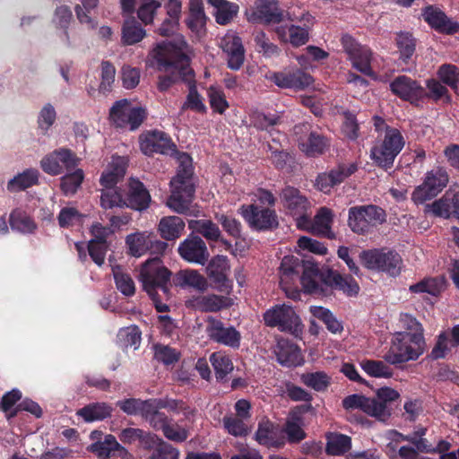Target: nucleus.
<instances>
[{
    "label": "nucleus",
    "instance_id": "f257e3e1",
    "mask_svg": "<svg viewBox=\"0 0 459 459\" xmlns=\"http://www.w3.org/2000/svg\"><path fill=\"white\" fill-rule=\"evenodd\" d=\"M152 56L157 63V69L164 72V75L158 77V89L160 91H168L179 81L187 82L195 76L189 65V58L181 48L170 41H162L156 45Z\"/></svg>",
    "mask_w": 459,
    "mask_h": 459
},
{
    "label": "nucleus",
    "instance_id": "f03ea898",
    "mask_svg": "<svg viewBox=\"0 0 459 459\" xmlns=\"http://www.w3.org/2000/svg\"><path fill=\"white\" fill-rule=\"evenodd\" d=\"M171 194L167 205L174 212L185 214L190 210L195 196L192 159L186 153L179 156V166L176 176L170 181Z\"/></svg>",
    "mask_w": 459,
    "mask_h": 459
},
{
    "label": "nucleus",
    "instance_id": "7ed1b4c3",
    "mask_svg": "<svg viewBox=\"0 0 459 459\" xmlns=\"http://www.w3.org/2000/svg\"><path fill=\"white\" fill-rule=\"evenodd\" d=\"M426 347L424 336L394 333L391 340L390 348L384 354L383 359L386 363L398 366L417 360L425 352Z\"/></svg>",
    "mask_w": 459,
    "mask_h": 459
},
{
    "label": "nucleus",
    "instance_id": "20e7f679",
    "mask_svg": "<svg viewBox=\"0 0 459 459\" xmlns=\"http://www.w3.org/2000/svg\"><path fill=\"white\" fill-rule=\"evenodd\" d=\"M171 271L163 264L159 256H155L142 264L138 280L149 297H153L159 291L168 297L171 288Z\"/></svg>",
    "mask_w": 459,
    "mask_h": 459
},
{
    "label": "nucleus",
    "instance_id": "39448f33",
    "mask_svg": "<svg viewBox=\"0 0 459 459\" xmlns=\"http://www.w3.org/2000/svg\"><path fill=\"white\" fill-rule=\"evenodd\" d=\"M360 264L367 269L385 273L397 277L403 269L402 256L394 250L386 247L362 250L359 253Z\"/></svg>",
    "mask_w": 459,
    "mask_h": 459
},
{
    "label": "nucleus",
    "instance_id": "423d86ee",
    "mask_svg": "<svg viewBox=\"0 0 459 459\" xmlns=\"http://www.w3.org/2000/svg\"><path fill=\"white\" fill-rule=\"evenodd\" d=\"M404 143V138L397 128L386 127L383 141L372 147L370 157L377 167L387 170L394 166V161Z\"/></svg>",
    "mask_w": 459,
    "mask_h": 459
},
{
    "label": "nucleus",
    "instance_id": "0eeeda50",
    "mask_svg": "<svg viewBox=\"0 0 459 459\" xmlns=\"http://www.w3.org/2000/svg\"><path fill=\"white\" fill-rule=\"evenodd\" d=\"M386 214L379 206L368 204L352 206L348 212V226L358 235H368L377 225L385 221Z\"/></svg>",
    "mask_w": 459,
    "mask_h": 459
},
{
    "label": "nucleus",
    "instance_id": "6e6552de",
    "mask_svg": "<svg viewBox=\"0 0 459 459\" xmlns=\"http://www.w3.org/2000/svg\"><path fill=\"white\" fill-rule=\"evenodd\" d=\"M265 325L277 327L279 331L295 336L302 332V324L294 309L288 305H276L264 313Z\"/></svg>",
    "mask_w": 459,
    "mask_h": 459
},
{
    "label": "nucleus",
    "instance_id": "1a4fd4ad",
    "mask_svg": "<svg viewBox=\"0 0 459 459\" xmlns=\"http://www.w3.org/2000/svg\"><path fill=\"white\" fill-rule=\"evenodd\" d=\"M148 117L145 108L133 107L126 100L116 101L109 110V118L117 127L138 129Z\"/></svg>",
    "mask_w": 459,
    "mask_h": 459
},
{
    "label": "nucleus",
    "instance_id": "9d476101",
    "mask_svg": "<svg viewBox=\"0 0 459 459\" xmlns=\"http://www.w3.org/2000/svg\"><path fill=\"white\" fill-rule=\"evenodd\" d=\"M240 214L249 227L257 231L273 230L279 227L278 215L274 209L259 204H243Z\"/></svg>",
    "mask_w": 459,
    "mask_h": 459
},
{
    "label": "nucleus",
    "instance_id": "9b49d317",
    "mask_svg": "<svg viewBox=\"0 0 459 459\" xmlns=\"http://www.w3.org/2000/svg\"><path fill=\"white\" fill-rule=\"evenodd\" d=\"M448 174L443 168H437L427 172L423 183L418 186L411 195V200L416 204L436 197L447 185Z\"/></svg>",
    "mask_w": 459,
    "mask_h": 459
},
{
    "label": "nucleus",
    "instance_id": "f8f14e48",
    "mask_svg": "<svg viewBox=\"0 0 459 459\" xmlns=\"http://www.w3.org/2000/svg\"><path fill=\"white\" fill-rule=\"evenodd\" d=\"M295 134H307L300 137L299 149L307 157H318L324 154L330 147V140L317 130H313L309 123H300L294 126Z\"/></svg>",
    "mask_w": 459,
    "mask_h": 459
},
{
    "label": "nucleus",
    "instance_id": "ddd939ff",
    "mask_svg": "<svg viewBox=\"0 0 459 459\" xmlns=\"http://www.w3.org/2000/svg\"><path fill=\"white\" fill-rule=\"evenodd\" d=\"M139 147L146 156H152L155 153L169 154L177 151V146L171 137L158 129L143 132L139 135Z\"/></svg>",
    "mask_w": 459,
    "mask_h": 459
},
{
    "label": "nucleus",
    "instance_id": "4468645a",
    "mask_svg": "<svg viewBox=\"0 0 459 459\" xmlns=\"http://www.w3.org/2000/svg\"><path fill=\"white\" fill-rule=\"evenodd\" d=\"M341 44L355 69L368 76L374 74L371 67L372 53L368 47L360 45L349 34L342 36Z\"/></svg>",
    "mask_w": 459,
    "mask_h": 459
},
{
    "label": "nucleus",
    "instance_id": "2eb2a0df",
    "mask_svg": "<svg viewBox=\"0 0 459 459\" xmlns=\"http://www.w3.org/2000/svg\"><path fill=\"white\" fill-rule=\"evenodd\" d=\"M230 265L226 255H217L208 263L206 273L211 285L221 293L230 295L233 290V281L228 277Z\"/></svg>",
    "mask_w": 459,
    "mask_h": 459
},
{
    "label": "nucleus",
    "instance_id": "dca6fc26",
    "mask_svg": "<svg viewBox=\"0 0 459 459\" xmlns=\"http://www.w3.org/2000/svg\"><path fill=\"white\" fill-rule=\"evenodd\" d=\"M392 93L404 101L411 104H417L427 96V91L420 82L407 76L399 75L390 82Z\"/></svg>",
    "mask_w": 459,
    "mask_h": 459
},
{
    "label": "nucleus",
    "instance_id": "f3484780",
    "mask_svg": "<svg viewBox=\"0 0 459 459\" xmlns=\"http://www.w3.org/2000/svg\"><path fill=\"white\" fill-rule=\"evenodd\" d=\"M206 333L211 341L219 344L232 349H238L240 346V333L232 325L226 327L222 321L214 317L208 318Z\"/></svg>",
    "mask_w": 459,
    "mask_h": 459
},
{
    "label": "nucleus",
    "instance_id": "a211bd4d",
    "mask_svg": "<svg viewBox=\"0 0 459 459\" xmlns=\"http://www.w3.org/2000/svg\"><path fill=\"white\" fill-rule=\"evenodd\" d=\"M280 196L283 206L290 215L296 216L298 220H307V211L310 208V203L299 189L291 186H286L281 190Z\"/></svg>",
    "mask_w": 459,
    "mask_h": 459
},
{
    "label": "nucleus",
    "instance_id": "6ab92c4d",
    "mask_svg": "<svg viewBox=\"0 0 459 459\" xmlns=\"http://www.w3.org/2000/svg\"><path fill=\"white\" fill-rule=\"evenodd\" d=\"M178 252L185 261L201 265H204L209 258L205 242L193 234L179 244Z\"/></svg>",
    "mask_w": 459,
    "mask_h": 459
},
{
    "label": "nucleus",
    "instance_id": "aec40b11",
    "mask_svg": "<svg viewBox=\"0 0 459 459\" xmlns=\"http://www.w3.org/2000/svg\"><path fill=\"white\" fill-rule=\"evenodd\" d=\"M90 451L100 459H134L133 455L111 434L106 435L102 441L91 444Z\"/></svg>",
    "mask_w": 459,
    "mask_h": 459
},
{
    "label": "nucleus",
    "instance_id": "412c9836",
    "mask_svg": "<svg viewBox=\"0 0 459 459\" xmlns=\"http://www.w3.org/2000/svg\"><path fill=\"white\" fill-rule=\"evenodd\" d=\"M255 439L258 444L266 447L281 448L286 444L285 437L282 435L279 425L273 423L266 417L258 422Z\"/></svg>",
    "mask_w": 459,
    "mask_h": 459
},
{
    "label": "nucleus",
    "instance_id": "4be33fe9",
    "mask_svg": "<svg viewBox=\"0 0 459 459\" xmlns=\"http://www.w3.org/2000/svg\"><path fill=\"white\" fill-rule=\"evenodd\" d=\"M424 21L436 31L446 35H454L459 32V22L449 19L440 9L429 5L423 9Z\"/></svg>",
    "mask_w": 459,
    "mask_h": 459
},
{
    "label": "nucleus",
    "instance_id": "5701e85b",
    "mask_svg": "<svg viewBox=\"0 0 459 459\" xmlns=\"http://www.w3.org/2000/svg\"><path fill=\"white\" fill-rule=\"evenodd\" d=\"M270 79L280 88L295 90H304L314 82L313 77L301 69L273 73Z\"/></svg>",
    "mask_w": 459,
    "mask_h": 459
},
{
    "label": "nucleus",
    "instance_id": "b1692460",
    "mask_svg": "<svg viewBox=\"0 0 459 459\" xmlns=\"http://www.w3.org/2000/svg\"><path fill=\"white\" fill-rule=\"evenodd\" d=\"M125 198V207L143 212L149 208L151 195L144 184L137 178H131Z\"/></svg>",
    "mask_w": 459,
    "mask_h": 459
},
{
    "label": "nucleus",
    "instance_id": "393cba45",
    "mask_svg": "<svg viewBox=\"0 0 459 459\" xmlns=\"http://www.w3.org/2000/svg\"><path fill=\"white\" fill-rule=\"evenodd\" d=\"M190 303L195 310L200 312L216 313L231 307L234 305V299L226 294H208L193 297Z\"/></svg>",
    "mask_w": 459,
    "mask_h": 459
},
{
    "label": "nucleus",
    "instance_id": "a878e982",
    "mask_svg": "<svg viewBox=\"0 0 459 459\" xmlns=\"http://www.w3.org/2000/svg\"><path fill=\"white\" fill-rule=\"evenodd\" d=\"M222 50L227 54L228 67L238 70L245 61V48L242 39L236 34H227L221 41Z\"/></svg>",
    "mask_w": 459,
    "mask_h": 459
},
{
    "label": "nucleus",
    "instance_id": "bb28decb",
    "mask_svg": "<svg viewBox=\"0 0 459 459\" xmlns=\"http://www.w3.org/2000/svg\"><path fill=\"white\" fill-rule=\"evenodd\" d=\"M400 394L394 388L384 386L377 390L376 397L371 398L375 403V411L372 412V417L381 421L387 420L391 414L392 409L390 404L398 400Z\"/></svg>",
    "mask_w": 459,
    "mask_h": 459
},
{
    "label": "nucleus",
    "instance_id": "cd10ccee",
    "mask_svg": "<svg viewBox=\"0 0 459 459\" xmlns=\"http://www.w3.org/2000/svg\"><path fill=\"white\" fill-rule=\"evenodd\" d=\"M283 18V11L278 7L276 0H258L255 3V9L252 13L253 21L265 24H276L282 22Z\"/></svg>",
    "mask_w": 459,
    "mask_h": 459
},
{
    "label": "nucleus",
    "instance_id": "c85d7f7f",
    "mask_svg": "<svg viewBox=\"0 0 459 459\" xmlns=\"http://www.w3.org/2000/svg\"><path fill=\"white\" fill-rule=\"evenodd\" d=\"M119 440L126 445L137 443L144 450H152L157 443L158 436L138 428H126L118 434Z\"/></svg>",
    "mask_w": 459,
    "mask_h": 459
},
{
    "label": "nucleus",
    "instance_id": "c756f323",
    "mask_svg": "<svg viewBox=\"0 0 459 459\" xmlns=\"http://www.w3.org/2000/svg\"><path fill=\"white\" fill-rule=\"evenodd\" d=\"M126 168L127 163L124 157H113L112 161L100 176V186L104 188L117 187V184L124 179Z\"/></svg>",
    "mask_w": 459,
    "mask_h": 459
},
{
    "label": "nucleus",
    "instance_id": "7c9ffc66",
    "mask_svg": "<svg viewBox=\"0 0 459 459\" xmlns=\"http://www.w3.org/2000/svg\"><path fill=\"white\" fill-rule=\"evenodd\" d=\"M323 282L331 288L342 290L350 297L356 296L359 291V286L353 277L342 276L333 270L327 271L323 276Z\"/></svg>",
    "mask_w": 459,
    "mask_h": 459
},
{
    "label": "nucleus",
    "instance_id": "2f4dec72",
    "mask_svg": "<svg viewBox=\"0 0 459 459\" xmlns=\"http://www.w3.org/2000/svg\"><path fill=\"white\" fill-rule=\"evenodd\" d=\"M275 354L277 361L284 367H297L303 362L300 349L298 345L288 340H281L278 342Z\"/></svg>",
    "mask_w": 459,
    "mask_h": 459
},
{
    "label": "nucleus",
    "instance_id": "473e14b6",
    "mask_svg": "<svg viewBox=\"0 0 459 459\" xmlns=\"http://www.w3.org/2000/svg\"><path fill=\"white\" fill-rule=\"evenodd\" d=\"M417 41L411 32L403 30L396 32L394 44L399 54V60L403 64L408 65L414 62Z\"/></svg>",
    "mask_w": 459,
    "mask_h": 459
},
{
    "label": "nucleus",
    "instance_id": "72a5a7b5",
    "mask_svg": "<svg viewBox=\"0 0 459 459\" xmlns=\"http://www.w3.org/2000/svg\"><path fill=\"white\" fill-rule=\"evenodd\" d=\"M185 221L178 216H166L160 219L158 230L167 241H174L181 237L185 230Z\"/></svg>",
    "mask_w": 459,
    "mask_h": 459
},
{
    "label": "nucleus",
    "instance_id": "f704fd0d",
    "mask_svg": "<svg viewBox=\"0 0 459 459\" xmlns=\"http://www.w3.org/2000/svg\"><path fill=\"white\" fill-rule=\"evenodd\" d=\"M351 448V437L335 432L326 434L325 453L328 455L341 456Z\"/></svg>",
    "mask_w": 459,
    "mask_h": 459
},
{
    "label": "nucleus",
    "instance_id": "c9c22d12",
    "mask_svg": "<svg viewBox=\"0 0 459 459\" xmlns=\"http://www.w3.org/2000/svg\"><path fill=\"white\" fill-rule=\"evenodd\" d=\"M206 21L202 0H190L189 13L186 20L187 28L193 32H199L205 27Z\"/></svg>",
    "mask_w": 459,
    "mask_h": 459
},
{
    "label": "nucleus",
    "instance_id": "e433bc0d",
    "mask_svg": "<svg viewBox=\"0 0 459 459\" xmlns=\"http://www.w3.org/2000/svg\"><path fill=\"white\" fill-rule=\"evenodd\" d=\"M208 4L216 8L215 20L221 25L229 24L238 15V5L228 0H207Z\"/></svg>",
    "mask_w": 459,
    "mask_h": 459
},
{
    "label": "nucleus",
    "instance_id": "4c0bfd02",
    "mask_svg": "<svg viewBox=\"0 0 459 459\" xmlns=\"http://www.w3.org/2000/svg\"><path fill=\"white\" fill-rule=\"evenodd\" d=\"M446 279L444 276L428 277L409 287L411 293H428L437 297L445 290Z\"/></svg>",
    "mask_w": 459,
    "mask_h": 459
},
{
    "label": "nucleus",
    "instance_id": "58836bf2",
    "mask_svg": "<svg viewBox=\"0 0 459 459\" xmlns=\"http://www.w3.org/2000/svg\"><path fill=\"white\" fill-rule=\"evenodd\" d=\"M146 35L145 30L134 17L125 20L122 25L121 41L125 46L140 42Z\"/></svg>",
    "mask_w": 459,
    "mask_h": 459
},
{
    "label": "nucleus",
    "instance_id": "ea45409f",
    "mask_svg": "<svg viewBox=\"0 0 459 459\" xmlns=\"http://www.w3.org/2000/svg\"><path fill=\"white\" fill-rule=\"evenodd\" d=\"M112 408L106 403H92L77 411L86 422L102 420L111 416Z\"/></svg>",
    "mask_w": 459,
    "mask_h": 459
},
{
    "label": "nucleus",
    "instance_id": "a19ab883",
    "mask_svg": "<svg viewBox=\"0 0 459 459\" xmlns=\"http://www.w3.org/2000/svg\"><path fill=\"white\" fill-rule=\"evenodd\" d=\"M39 172L36 169H27L8 181L7 189L10 192L25 190L39 185Z\"/></svg>",
    "mask_w": 459,
    "mask_h": 459
},
{
    "label": "nucleus",
    "instance_id": "79ce46f5",
    "mask_svg": "<svg viewBox=\"0 0 459 459\" xmlns=\"http://www.w3.org/2000/svg\"><path fill=\"white\" fill-rule=\"evenodd\" d=\"M141 341L142 332L135 325L119 329L117 335V342L123 350H127L128 348L137 350L141 344Z\"/></svg>",
    "mask_w": 459,
    "mask_h": 459
},
{
    "label": "nucleus",
    "instance_id": "37998d69",
    "mask_svg": "<svg viewBox=\"0 0 459 459\" xmlns=\"http://www.w3.org/2000/svg\"><path fill=\"white\" fill-rule=\"evenodd\" d=\"M333 221L332 210L327 207H321L315 216L314 230L328 239H334L335 233L332 230Z\"/></svg>",
    "mask_w": 459,
    "mask_h": 459
},
{
    "label": "nucleus",
    "instance_id": "c03bdc74",
    "mask_svg": "<svg viewBox=\"0 0 459 459\" xmlns=\"http://www.w3.org/2000/svg\"><path fill=\"white\" fill-rule=\"evenodd\" d=\"M277 34L283 40L289 41L293 47H300L305 45L309 39L308 27H301L297 25H290L288 29L279 27L276 30Z\"/></svg>",
    "mask_w": 459,
    "mask_h": 459
},
{
    "label": "nucleus",
    "instance_id": "a18cd8bd",
    "mask_svg": "<svg viewBox=\"0 0 459 459\" xmlns=\"http://www.w3.org/2000/svg\"><path fill=\"white\" fill-rule=\"evenodd\" d=\"M188 228L208 240L217 241L221 237L219 227L210 220H191L188 221Z\"/></svg>",
    "mask_w": 459,
    "mask_h": 459
},
{
    "label": "nucleus",
    "instance_id": "49530a36",
    "mask_svg": "<svg viewBox=\"0 0 459 459\" xmlns=\"http://www.w3.org/2000/svg\"><path fill=\"white\" fill-rule=\"evenodd\" d=\"M177 284L180 286L193 287L198 290L204 291L207 289V280L196 270L180 271L176 277Z\"/></svg>",
    "mask_w": 459,
    "mask_h": 459
},
{
    "label": "nucleus",
    "instance_id": "de8ad7c7",
    "mask_svg": "<svg viewBox=\"0 0 459 459\" xmlns=\"http://www.w3.org/2000/svg\"><path fill=\"white\" fill-rule=\"evenodd\" d=\"M374 406L375 403L372 399L362 394H351L342 400V407L345 410L359 409L371 417L372 412L376 410Z\"/></svg>",
    "mask_w": 459,
    "mask_h": 459
},
{
    "label": "nucleus",
    "instance_id": "09e8293b",
    "mask_svg": "<svg viewBox=\"0 0 459 459\" xmlns=\"http://www.w3.org/2000/svg\"><path fill=\"white\" fill-rule=\"evenodd\" d=\"M210 361L215 371L218 381H225L228 374L233 370V363L230 358L221 352H213L210 356Z\"/></svg>",
    "mask_w": 459,
    "mask_h": 459
},
{
    "label": "nucleus",
    "instance_id": "8fccbe9b",
    "mask_svg": "<svg viewBox=\"0 0 459 459\" xmlns=\"http://www.w3.org/2000/svg\"><path fill=\"white\" fill-rule=\"evenodd\" d=\"M150 233L137 232L130 234L126 238V243L129 249V254L139 257L148 252Z\"/></svg>",
    "mask_w": 459,
    "mask_h": 459
},
{
    "label": "nucleus",
    "instance_id": "3c124183",
    "mask_svg": "<svg viewBox=\"0 0 459 459\" xmlns=\"http://www.w3.org/2000/svg\"><path fill=\"white\" fill-rule=\"evenodd\" d=\"M81 4H76L74 11L81 24L86 25L90 30L96 29L98 22L90 16L91 12L98 6L99 0H81Z\"/></svg>",
    "mask_w": 459,
    "mask_h": 459
},
{
    "label": "nucleus",
    "instance_id": "603ef678",
    "mask_svg": "<svg viewBox=\"0 0 459 459\" xmlns=\"http://www.w3.org/2000/svg\"><path fill=\"white\" fill-rule=\"evenodd\" d=\"M100 206L105 209L124 208L125 198L118 187H108L101 190Z\"/></svg>",
    "mask_w": 459,
    "mask_h": 459
},
{
    "label": "nucleus",
    "instance_id": "864d4df0",
    "mask_svg": "<svg viewBox=\"0 0 459 459\" xmlns=\"http://www.w3.org/2000/svg\"><path fill=\"white\" fill-rule=\"evenodd\" d=\"M153 399H151L150 406H148L145 413L143 417L152 428L156 430L162 429L169 422H172L173 420L169 418L164 412H161V408H156Z\"/></svg>",
    "mask_w": 459,
    "mask_h": 459
},
{
    "label": "nucleus",
    "instance_id": "5fc2aeb1",
    "mask_svg": "<svg viewBox=\"0 0 459 459\" xmlns=\"http://www.w3.org/2000/svg\"><path fill=\"white\" fill-rule=\"evenodd\" d=\"M9 222L13 230L22 233H32L37 228L34 221L20 210L11 212Z\"/></svg>",
    "mask_w": 459,
    "mask_h": 459
},
{
    "label": "nucleus",
    "instance_id": "6e6d98bb",
    "mask_svg": "<svg viewBox=\"0 0 459 459\" xmlns=\"http://www.w3.org/2000/svg\"><path fill=\"white\" fill-rule=\"evenodd\" d=\"M189 91L186 100L181 107V111L191 109L198 113L206 112V107L203 102L201 95L198 93L194 77L187 81Z\"/></svg>",
    "mask_w": 459,
    "mask_h": 459
},
{
    "label": "nucleus",
    "instance_id": "4d7b16f0",
    "mask_svg": "<svg viewBox=\"0 0 459 459\" xmlns=\"http://www.w3.org/2000/svg\"><path fill=\"white\" fill-rule=\"evenodd\" d=\"M385 362V360L363 359L360 362V367L370 377L389 378L393 376V370Z\"/></svg>",
    "mask_w": 459,
    "mask_h": 459
},
{
    "label": "nucleus",
    "instance_id": "13d9d810",
    "mask_svg": "<svg viewBox=\"0 0 459 459\" xmlns=\"http://www.w3.org/2000/svg\"><path fill=\"white\" fill-rule=\"evenodd\" d=\"M83 170L77 169L60 178V188L65 195H74L83 182Z\"/></svg>",
    "mask_w": 459,
    "mask_h": 459
},
{
    "label": "nucleus",
    "instance_id": "bf43d9fd",
    "mask_svg": "<svg viewBox=\"0 0 459 459\" xmlns=\"http://www.w3.org/2000/svg\"><path fill=\"white\" fill-rule=\"evenodd\" d=\"M303 261L294 255H286L280 265L281 281L299 276L303 269Z\"/></svg>",
    "mask_w": 459,
    "mask_h": 459
},
{
    "label": "nucleus",
    "instance_id": "052dcab7",
    "mask_svg": "<svg viewBox=\"0 0 459 459\" xmlns=\"http://www.w3.org/2000/svg\"><path fill=\"white\" fill-rule=\"evenodd\" d=\"M452 348L448 332L442 331L437 335L435 345L429 354V358L432 360L445 359Z\"/></svg>",
    "mask_w": 459,
    "mask_h": 459
},
{
    "label": "nucleus",
    "instance_id": "680f3d73",
    "mask_svg": "<svg viewBox=\"0 0 459 459\" xmlns=\"http://www.w3.org/2000/svg\"><path fill=\"white\" fill-rule=\"evenodd\" d=\"M150 402L151 399L143 401L136 398H127L117 401V406L128 415H140L143 418L148 406H150Z\"/></svg>",
    "mask_w": 459,
    "mask_h": 459
},
{
    "label": "nucleus",
    "instance_id": "e2e57ef3",
    "mask_svg": "<svg viewBox=\"0 0 459 459\" xmlns=\"http://www.w3.org/2000/svg\"><path fill=\"white\" fill-rule=\"evenodd\" d=\"M301 380L304 385L317 392L325 391L331 384L329 376L324 371L303 374Z\"/></svg>",
    "mask_w": 459,
    "mask_h": 459
},
{
    "label": "nucleus",
    "instance_id": "0e129e2a",
    "mask_svg": "<svg viewBox=\"0 0 459 459\" xmlns=\"http://www.w3.org/2000/svg\"><path fill=\"white\" fill-rule=\"evenodd\" d=\"M72 18L73 13L69 6L60 5L56 8L54 13V22L60 28L64 29L62 36L68 47L71 46V43L67 29Z\"/></svg>",
    "mask_w": 459,
    "mask_h": 459
},
{
    "label": "nucleus",
    "instance_id": "69168bd1",
    "mask_svg": "<svg viewBox=\"0 0 459 459\" xmlns=\"http://www.w3.org/2000/svg\"><path fill=\"white\" fill-rule=\"evenodd\" d=\"M299 417H293L291 420H287L281 433L286 434V442L289 444H299L306 438L307 434L298 422Z\"/></svg>",
    "mask_w": 459,
    "mask_h": 459
},
{
    "label": "nucleus",
    "instance_id": "338daca9",
    "mask_svg": "<svg viewBox=\"0 0 459 459\" xmlns=\"http://www.w3.org/2000/svg\"><path fill=\"white\" fill-rule=\"evenodd\" d=\"M437 76L439 80L451 87L457 90L459 86V68L451 64L442 65L437 70Z\"/></svg>",
    "mask_w": 459,
    "mask_h": 459
},
{
    "label": "nucleus",
    "instance_id": "774afa93",
    "mask_svg": "<svg viewBox=\"0 0 459 459\" xmlns=\"http://www.w3.org/2000/svg\"><path fill=\"white\" fill-rule=\"evenodd\" d=\"M179 451L170 444L158 437L150 459H178Z\"/></svg>",
    "mask_w": 459,
    "mask_h": 459
}]
</instances>
